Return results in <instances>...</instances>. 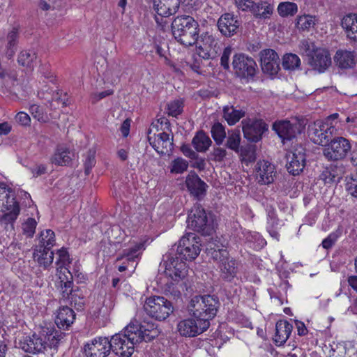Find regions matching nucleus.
Wrapping results in <instances>:
<instances>
[{
	"label": "nucleus",
	"mask_w": 357,
	"mask_h": 357,
	"mask_svg": "<svg viewBox=\"0 0 357 357\" xmlns=\"http://www.w3.org/2000/svg\"><path fill=\"white\" fill-rule=\"evenodd\" d=\"M219 306L220 302L217 296L197 295L190 299L188 308L194 318L202 322L205 321L206 326L209 328L210 320L215 317Z\"/></svg>",
	"instance_id": "f257e3e1"
},
{
	"label": "nucleus",
	"mask_w": 357,
	"mask_h": 357,
	"mask_svg": "<svg viewBox=\"0 0 357 357\" xmlns=\"http://www.w3.org/2000/svg\"><path fill=\"white\" fill-rule=\"evenodd\" d=\"M135 328L128 324L123 333H116L109 340L112 351L120 357H130L135 351V346L139 344V336H137Z\"/></svg>",
	"instance_id": "f03ea898"
},
{
	"label": "nucleus",
	"mask_w": 357,
	"mask_h": 357,
	"mask_svg": "<svg viewBox=\"0 0 357 357\" xmlns=\"http://www.w3.org/2000/svg\"><path fill=\"white\" fill-rule=\"evenodd\" d=\"M188 227L204 236H209L213 231V220L211 212L206 211L199 204L192 208L188 219Z\"/></svg>",
	"instance_id": "7ed1b4c3"
},
{
	"label": "nucleus",
	"mask_w": 357,
	"mask_h": 357,
	"mask_svg": "<svg viewBox=\"0 0 357 357\" xmlns=\"http://www.w3.org/2000/svg\"><path fill=\"white\" fill-rule=\"evenodd\" d=\"M0 211L4 213L1 220L7 224L15 222L20 211L13 190L4 183H0Z\"/></svg>",
	"instance_id": "20e7f679"
},
{
	"label": "nucleus",
	"mask_w": 357,
	"mask_h": 357,
	"mask_svg": "<svg viewBox=\"0 0 357 357\" xmlns=\"http://www.w3.org/2000/svg\"><path fill=\"white\" fill-rule=\"evenodd\" d=\"M144 309L148 315L158 321L165 320L174 310L171 301L159 296L146 298Z\"/></svg>",
	"instance_id": "39448f33"
},
{
	"label": "nucleus",
	"mask_w": 357,
	"mask_h": 357,
	"mask_svg": "<svg viewBox=\"0 0 357 357\" xmlns=\"http://www.w3.org/2000/svg\"><path fill=\"white\" fill-rule=\"evenodd\" d=\"M199 239L195 233L186 234L180 239L176 248H174V255L185 261L195 259L201 251Z\"/></svg>",
	"instance_id": "423d86ee"
},
{
	"label": "nucleus",
	"mask_w": 357,
	"mask_h": 357,
	"mask_svg": "<svg viewBox=\"0 0 357 357\" xmlns=\"http://www.w3.org/2000/svg\"><path fill=\"white\" fill-rule=\"evenodd\" d=\"M174 247L171 252L164 256L163 262L165 267V274L174 281L183 279L188 274V266L183 259L174 255Z\"/></svg>",
	"instance_id": "0eeeda50"
},
{
	"label": "nucleus",
	"mask_w": 357,
	"mask_h": 357,
	"mask_svg": "<svg viewBox=\"0 0 357 357\" xmlns=\"http://www.w3.org/2000/svg\"><path fill=\"white\" fill-rule=\"evenodd\" d=\"M305 128L303 121L294 119L280 120L273 123L272 128L281 139L282 144L294 139L298 134L301 133Z\"/></svg>",
	"instance_id": "6e6552de"
},
{
	"label": "nucleus",
	"mask_w": 357,
	"mask_h": 357,
	"mask_svg": "<svg viewBox=\"0 0 357 357\" xmlns=\"http://www.w3.org/2000/svg\"><path fill=\"white\" fill-rule=\"evenodd\" d=\"M232 66L238 77L248 80L253 79L258 70L256 61L243 53L234 56Z\"/></svg>",
	"instance_id": "1a4fd4ad"
},
{
	"label": "nucleus",
	"mask_w": 357,
	"mask_h": 357,
	"mask_svg": "<svg viewBox=\"0 0 357 357\" xmlns=\"http://www.w3.org/2000/svg\"><path fill=\"white\" fill-rule=\"evenodd\" d=\"M351 149L349 141L342 137H337L330 140L323 150L324 157L329 161L342 160Z\"/></svg>",
	"instance_id": "9d476101"
},
{
	"label": "nucleus",
	"mask_w": 357,
	"mask_h": 357,
	"mask_svg": "<svg viewBox=\"0 0 357 357\" xmlns=\"http://www.w3.org/2000/svg\"><path fill=\"white\" fill-rule=\"evenodd\" d=\"M174 38L181 43L193 45L199 37V24H171Z\"/></svg>",
	"instance_id": "9b49d317"
},
{
	"label": "nucleus",
	"mask_w": 357,
	"mask_h": 357,
	"mask_svg": "<svg viewBox=\"0 0 357 357\" xmlns=\"http://www.w3.org/2000/svg\"><path fill=\"white\" fill-rule=\"evenodd\" d=\"M286 167L288 172L294 176L303 172L306 163L305 148L301 144L295 145L285 155Z\"/></svg>",
	"instance_id": "f8f14e48"
},
{
	"label": "nucleus",
	"mask_w": 357,
	"mask_h": 357,
	"mask_svg": "<svg viewBox=\"0 0 357 357\" xmlns=\"http://www.w3.org/2000/svg\"><path fill=\"white\" fill-rule=\"evenodd\" d=\"M244 137L249 142H258L268 130V124L262 119H245L241 121Z\"/></svg>",
	"instance_id": "ddd939ff"
},
{
	"label": "nucleus",
	"mask_w": 357,
	"mask_h": 357,
	"mask_svg": "<svg viewBox=\"0 0 357 357\" xmlns=\"http://www.w3.org/2000/svg\"><path fill=\"white\" fill-rule=\"evenodd\" d=\"M335 128L328 122L317 121L308 127V133L311 140L317 144L325 146L333 137Z\"/></svg>",
	"instance_id": "4468645a"
},
{
	"label": "nucleus",
	"mask_w": 357,
	"mask_h": 357,
	"mask_svg": "<svg viewBox=\"0 0 357 357\" xmlns=\"http://www.w3.org/2000/svg\"><path fill=\"white\" fill-rule=\"evenodd\" d=\"M221 50L222 43L213 36L206 33L202 37V45L197 47L196 51L199 57L208 60L217 58Z\"/></svg>",
	"instance_id": "2eb2a0df"
},
{
	"label": "nucleus",
	"mask_w": 357,
	"mask_h": 357,
	"mask_svg": "<svg viewBox=\"0 0 357 357\" xmlns=\"http://www.w3.org/2000/svg\"><path fill=\"white\" fill-rule=\"evenodd\" d=\"M86 357H107L112 351L110 341L108 337H98L84 347Z\"/></svg>",
	"instance_id": "dca6fc26"
},
{
	"label": "nucleus",
	"mask_w": 357,
	"mask_h": 357,
	"mask_svg": "<svg viewBox=\"0 0 357 357\" xmlns=\"http://www.w3.org/2000/svg\"><path fill=\"white\" fill-rule=\"evenodd\" d=\"M135 328L134 332H136L137 336H139L140 342H150L157 337L160 334V331L157 325L152 321L139 322L136 319L131 321L129 324Z\"/></svg>",
	"instance_id": "f3484780"
},
{
	"label": "nucleus",
	"mask_w": 357,
	"mask_h": 357,
	"mask_svg": "<svg viewBox=\"0 0 357 357\" xmlns=\"http://www.w3.org/2000/svg\"><path fill=\"white\" fill-rule=\"evenodd\" d=\"M151 130L148 131V140L151 146L160 155L169 154L173 149V137L170 139L169 135L165 132L151 135Z\"/></svg>",
	"instance_id": "a211bd4d"
},
{
	"label": "nucleus",
	"mask_w": 357,
	"mask_h": 357,
	"mask_svg": "<svg viewBox=\"0 0 357 357\" xmlns=\"http://www.w3.org/2000/svg\"><path fill=\"white\" fill-rule=\"evenodd\" d=\"M205 323V321L202 322L194 317L188 318L178 322L177 330L182 336L195 337L202 334L208 328Z\"/></svg>",
	"instance_id": "6ab92c4d"
},
{
	"label": "nucleus",
	"mask_w": 357,
	"mask_h": 357,
	"mask_svg": "<svg viewBox=\"0 0 357 357\" xmlns=\"http://www.w3.org/2000/svg\"><path fill=\"white\" fill-rule=\"evenodd\" d=\"M308 64L319 73L324 72L331 64V58L326 49H312V53L307 54Z\"/></svg>",
	"instance_id": "aec40b11"
},
{
	"label": "nucleus",
	"mask_w": 357,
	"mask_h": 357,
	"mask_svg": "<svg viewBox=\"0 0 357 357\" xmlns=\"http://www.w3.org/2000/svg\"><path fill=\"white\" fill-rule=\"evenodd\" d=\"M261 70L264 73L276 75L280 70V59L276 52L271 49L260 52Z\"/></svg>",
	"instance_id": "412c9836"
},
{
	"label": "nucleus",
	"mask_w": 357,
	"mask_h": 357,
	"mask_svg": "<svg viewBox=\"0 0 357 357\" xmlns=\"http://www.w3.org/2000/svg\"><path fill=\"white\" fill-rule=\"evenodd\" d=\"M20 347L26 353L38 354L43 353L47 349V342L43 339L40 333H33L26 336L20 342Z\"/></svg>",
	"instance_id": "4be33fe9"
},
{
	"label": "nucleus",
	"mask_w": 357,
	"mask_h": 357,
	"mask_svg": "<svg viewBox=\"0 0 357 357\" xmlns=\"http://www.w3.org/2000/svg\"><path fill=\"white\" fill-rule=\"evenodd\" d=\"M256 178L261 185H268L274 181L276 172L275 166L271 162L262 160L257 162L255 167Z\"/></svg>",
	"instance_id": "5701e85b"
},
{
	"label": "nucleus",
	"mask_w": 357,
	"mask_h": 357,
	"mask_svg": "<svg viewBox=\"0 0 357 357\" xmlns=\"http://www.w3.org/2000/svg\"><path fill=\"white\" fill-rule=\"evenodd\" d=\"M144 249V243H138L129 248L124 249L116 260H125L128 264H130V268H135Z\"/></svg>",
	"instance_id": "b1692460"
},
{
	"label": "nucleus",
	"mask_w": 357,
	"mask_h": 357,
	"mask_svg": "<svg viewBox=\"0 0 357 357\" xmlns=\"http://www.w3.org/2000/svg\"><path fill=\"white\" fill-rule=\"evenodd\" d=\"M185 184L190 194L196 198L199 199L205 195L207 185L197 174H189L186 177Z\"/></svg>",
	"instance_id": "393cba45"
},
{
	"label": "nucleus",
	"mask_w": 357,
	"mask_h": 357,
	"mask_svg": "<svg viewBox=\"0 0 357 357\" xmlns=\"http://www.w3.org/2000/svg\"><path fill=\"white\" fill-rule=\"evenodd\" d=\"M43 339L47 342V347L57 349L59 344L65 337L66 333L54 328H43L40 332Z\"/></svg>",
	"instance_id": "a878e982"
},
{
	"label": "nucleus",
	"mask_w": 357,
	"mask_h": 357,
	"mask_svg": "<svg viewBox=\"0 0 357 357\" xmlns=\"http://www.w3.org/2000/svg\"><path fill=\"white\" fill-rule=\"evenodd\" d=\"M220 272V277L226 281L231 282L236 276L238 272V264L234 258L229 256L227 257L221 264H218Z\"/></svg>",
	"instance_id": "bb28decb"
},
{
	"label": "nucleus",
	"mask_w": 357,
	"mask_h": 357,
	"mask_svg": "<svg viewBox=\"0 0 357 357\" xmlns=\"http://www.w3.org/2000/svg\"><path fill=\"white\" fill-rule=\"evenodd\" d=\"M75 313L68 306L61 307L57 312L55 323L59 328H68L74 321Z\"/></svg>",
	"instance_id": "cd10ccee"
},
{
	"label": "nucleus",
	"mask_w": 357,
	"mask_h": 357,
	"mask_svg": "<svg viewBox=\"0 0 357 357\" xmlns=\"http://www.w3.org/2000/svg\"><path fill=\"white\" fill-rule=\"evenodd\" d=\"M356 57L354 52L340 50L336 52L334 60L339 68L349 69L355 66Z\"/></svg>",
	"instance_id": "c85d7f7f"
},
{
	"label": "nucleus",
	"mask_w": 357,
	"mask_h": 357,
	"mask_svg": "<svg viewBox=\"0 0 357 357\" xmlns=\"http://www.w3.org/2000/svg\"><path fill=\"white\" fill-rule=\"evenodd\" d=\"M293 326L287 321L280 320L275 325V333L273 340L278 345H282L289 337Z\"/></svg>",
	"instance_id": "c756f323"
},
{
	"label": "nucleus",
	"mask_w": 357,
	"mask_h": 357,
	"mask_svg": "<svg viewBox=\"0 0 357 357\" xmlns=\"http://www.w3.org/2000/svg\"><path fill=\"white\" fill-rule=\"evenodd\" d=\"M65 273H59L58 276V287L61 289L63 298H66L69 295H72L74 289V284L73 281V275L70 271L64 270Z\"/></svg>",
	"instance_id": "7c9ffc66"
},
{
	"label": "nucleus",
	"mask_w": 357,
	"mask_h": 357,
	"mask_svg": "<svg viewBox=\"0 0 357 357\" xmlns=\"http://www.w3.org/2000/svg\"><path fill=\"white\" fill-rule=\"evenodd\" d=\"M33 259L40 266L45 269L48 268L52 264L54 259V252L50 250L36 247L33 252Z\"/></svg>",
	"instance_id": "2f4dec72"
},
{
	"label": "nucleus",
	"mask_w": 357,
	"mask_h": 357,
	"mask_svg": "<svg viewBox=\"0 0 357 357\" xmlns=\"http://www.w3.org/2000/svg\"><path fill=\"white\" fill-rule=\"evenodd\" d=\"M212 144L210 137L203 131H198L192 140V144L197 152H206Z\"/></svg>",
	"instance_id": "473e14b6"
},
{
	"label": "nucleus",
	"mask_w": 357,
	"mask_h": 357,
	"mask_svg": "<svg viewBox=\"0 0 357 357\" xmlns=\"http://www.w3.org/2000/svg\"><path fill=\"white\" fill-rule=\"evenodd\" d=\"M122 75V67L119 62L109 63L103 74L104 78L111 84L117 83Z\"/></svg>",
	"instance_id": "72a5a7b5"
},
{
	"label": "nucleus",
	"mask_w": 357,
	"mask_h": 357,
	"mask_svg": "<svg viewBox=\"0 0 357 357\" xmlns=\"http://www.w3.org/2000/svg\"><path fill=\"white\" fill-rule=\"evenodd\" d=\"M71 161L72 154L68 149L63 146H58L51 158L52 163L59 166H67Z\"/></svg>",
	"instance_id": "f704fd0d"
},
{
	"label": "nucleus",
	"mask_w": 357,
	"mask_h": 357,
	"mask_svg": "<svg viewBox=\"0 0 357 357\" xmlns=\"http://www.w3.org/2000/svg\"><path fill=\"white\" fill-rule=\"evenodd\" d=\"M223 117L230 126L236 124L245 114V111L236 109L233 105L223 107Z\"/></svg>",
	"instance_id": "c9c22d12"
},
{
	"label": "nucleus",
	"mask_w": 357,
	"mask_h": 357,
	"mask_svg": "<svg viewBox=\"0 0 357 357\" xmlns=\"http://www.w3.org/2000/svg\"><path fill=\"white\" fill-rule=\"evenodd\" d=\"M58 259L56 261V275L59 273H65L64 270H68V266L71 264L72 259L70 258L68 252L65 248L57 250Z\"/></svg>",
	"instance_id": "e433bc0d"
},
{
	"label": "nucleus",
	"mask_w": 357,
	"mask_h": 357,
	"mask_svg": "<svg viewBox=\"0 0 357 357\" xmlns=\"http://www.w3.org/2000/svg\"><path fill=\"white\" fill-rule=\"evenodd\" d=\"M241 141L240 131L238 130H231L228 131L225 146L236 153L240 151V144Z\"/></svg>",
	"instance_id": "4c0bfd02"
},
{
	"label": "nucleus",
	"mask_w": 357,
	"mask_h": 357,
	"mask_svg": "<svg viewBox=\"0 0 357 357\" xmlns=\"http://www.w3.org/2000/svg\"><path fill=\"white\" fill-rule=\"evenodd\" d=\"M273 6L266 2L256 3L253 7L252 13L260 20L269 18L272 15Z\"/></svg>",
	"instance_id": "58836bf2"
},
{
	"label": "nucleus",
	"mask_w": 357,
	"mask_h": 357,
	"mask_svg": "<svg viewBox=\"0 0 357 357\" xmlns=\"http://www.w3.org/2000/svg\"><path fill=\"white\" fill-rule=\"evenodd\" d=\"M36 54L31 50L22 51L17 58L20 65L29 68H33L36 61Z\"/></svg>",
	"instance_id": "ea45409f"
},
{
	"label": "nucleus",
	"mask_w": 357,
	"mask_h": 357,
	"mask_svg": "<svg viewBox=\"0 0 357 357\" xmlns=\"http://www.w3.org/2000/svg\"><path fill=\"white\" fill-rule=\"evenodd\" d=\"M40 244L36 247L50 250L55 245V234L51 229H46L40 233Z\"/></svg>",
	"instance_id": "a19ab883"
},
{
	"label": "nucleus",
	"mask_w": 357,
	"mask_h": 357,
	"mask_svg": "<svg viewBox=\"0 0 357 357\" xmlns=\"http://www.w3.org/2000/svg\"><path fill=\"white\" fill-rule=\"evenodd\" d=\"M298 11L296 3L290 1H284L279 3L278 6V14L281 17H288L294 15Z\"/></svg>",
	"instance_id": "79ce46f5"
},
{
	"label": "nucleus",
	"mask_w": 357,
	"mask_h": 357,
	"mask_svg": "<svg viewBox=\"0 0 357 357\" xmlns=\"http://www.w3.org/2000/svg\"><path fill=\"white\" fill-rule=\"evenodd\" d=\"M211 135L215 144L218 146L222 144L226 138L225 127L219 122L215 123L211 128Z\"/></svg>",
	"instance_id": "37998d69"
},
{
	"label": "nucleus",
	"mask_w": 357,
	"mask_h": 357,
	"mask_svg": "<svg viewBox=\"0 0 357 357\" xmlns=\"http://www.w3.org/2000/svg\"><path fill=\"white\" fill-rule=\"evenodd\" d=\"M241 158V160L246 164L253 162L256 160L255 148L254 146L248 145L241 146L238 153Z\"/></svg>",
	"instance_id": "c03bdc74"
},
{
	"label": "nucleus",
	"mask_w": 357,
	"mask_h": 357,
	"mask_svg": "<svg viewBox=\"0 0 357 357\" xmlns=\"http://www.w3.org/2000/svg\"><path fill=\"white\" fill-rule=\"evenodd\" d=\"M188 162L185 159L178 157L173 160L169 165V171L172 174H183L188 169Z\"/></svg>",
	"instance_id": "a18cd8bd"
},
{
	"label": "nucleus",
	"mask_w": 357,
	"mask_h": 357,
	"mask_svg": "<svg viewBox=\"0 0 357 357\" xmlns=\"http://www.w3.org/2000/svg\"><path fill=\"white\" fill-rule=\"evenodd\" d=\"M301 61L299 57L294 54H287L283 56L282 67L285 70H294L300 66Z\"/></svg>",
	"instance_id": "49530a36"
},
{
	"label": "nucleus",
	"mask_w": 357,
	"mask_h": 357,
	"mask_svg": "<svg viewBox=\"0 0 357 357\" xmlns=\"http://www.w3.org/2000/svg\"><path fill=\"white\" fill-rule=\"evenodd\" d=\"M183 102L182 100H174L167 104V110L169 115L177 116L183 112Z\"/></svg>",
	"instance_id": "de8ad7c7"
},
{
	"label": "nucleus",
	"mask_w": 357,
	"mask_h": 357,
	"mask_svg": "<svg viewBox=\"0 0 357 357\" xmlns=\"http://www.w3.org/2000/svg\"><path fill=\"white\" fill-rule=\"evenodd\" d=\"M208 255L214 261H217L218 264H221V262L227 259V257L229 256L228 251L223 248L216 250L211 248L208 250Z\"/></svg>",
	"instance_id": "09e8293b"
},
{
	"label": "nucleus",
	"mask_w": 357,
	"mask_h": 357,
	"mask_svg": "<svg viewBox=\"0 0 357 357\" xmlns=\"http://www.w3.org/2000/svg\"><path fill=\"white\" fill-rule=\"evenodd\" d=\"M220 33L226 36L231 37L237 33L238 26L236 24H216Z\"/></svg>",
	"instance_id": "8fccbe9b"
},
{
	"label": "nucleus",
	"mask_w": 357,
	"mask_h": 357,
	"mask_svg": "<svg viewBox=\"0 0 357 357\" xmlns=\"http://www.w3.org/2000/svg\"><path fill=\"white\" fill-rule=\"evenodd\" d=\"M96 151L93 150H89L86 153V158L84 160V173L86 175H89L91 173L92 168L95 166L96 161Z\"/></svg>",
	"instance_id": "3c124183"
},
{
	"label": "nucleus",
	"mask_w": 357,
	"mask_h": 357,
	"mask_svg": "<svg viewBox=\"0 0 357 357\" xmlns=\"http://www.w3.org/2000/svg\"><path fill=\"white\" fill-rule=\"evenodd\" d=\"M346 190L357 198V174L346 177Z\"/></svg>",
	"instance_id": "603ef678"
},
{
	"label": "nucleus",
	"mask_w": 357,
	"mask_h": 357,
	"mask_svg": "<svg viewBox=\"0 0 357 357\" xmlns=\"http://www.w3.org/2000/svg\"><path fill=\"white\" fill-rule=\"evenodd\" d=\"M29 111L33 117L38 121L46 122L47 116L43 113V109L39 105H32L30 106Z\"/></svg>",
	"instance_id": "864d4df0"
},
{
	"label": "nucleus",
	"mask_w": 357,
	"mask_h": 357,
	"mask_svg": "<svg viewBox=\"0 0 357 357\" xmlns=\"http://www.w3.org/2000/svg\"><path fill=\"white\" fill-rule=\"evenodd\" d=\"M227 152L225 148L213 147L211 153V160L215 162H222L226 158Z\"/></svg>",
	"instance_id": "5fc2aeb1"
},
{
	"label": "nucleus",
	"mask_w": 357,
	"mask_h": 357,
	"mask_svg": "<svg viewBox=\"0 0 357 357\" xmlns=\"http://www.w3.org/2000/svg\"><path fill=\"white\" fill-rule=\"evenodd\" d=\"M36 221L33 218H29L23 225V231L28 236H33L36 227Z\"/></svg>",
	"instance_id": "6e6d98bb"
},
{
	"label": "nucleus",
	"mask_w": 357,
	"mask_h": 357,
	"mask_svg": "<svg viewBox=\"0 0 357 357\" xmlns=\"http://www.w3.org/2000/svg\"><path fill=\"white\" fill-rule=\"evenodd\" d=\"M232 48L230 46L225 47L220 58V64L225 70H228L229 68V60Z\"/></svg>",
	"instance_id": "4d7b16f0"
},
{
	"label": "nucleus",
	"mask_w": 357,
	"mask_h": 357,
	"mask_svg": "<svg viewBox=\"0 0 357 357\" xmlns=\"http://www.w3.org/2000/svg\"><path fill=\"white\" fill-rule=\"evenodd\" d=\"M342 27L345 29L347 36L357 40V24H342Z\"/></svg>",
	"instance_id": "13d9d810"
},
{
	"label": "nucleus",
	"mask_w": 357,
	"mask_h": 357,
	"mask_svg": "<svg viewBox=\"0 0 357 357\" xmlns=\"http://www.w3.org/2000/svg\"><path fill=\"white\" fill-rule=\"evenodd\" d=\"M19 35V27H13V29L8 32L7 36V45L17 47V38Z\"/></svg>",
	"instance_id": "bf43d9fd"
},
{
	"label": "nucleus",
	"mask_w": 357,
	"mask_h": 357,
	"mask_svg": "<svg viewBox=\"0 0 357 357\" xmlns=\"http://www.w3.org/2000/svg\"><path fill=\"white\" fill-rule=\"evenodd\" d=\"M235 3L238 8L243 10H250L251 11L256 4L252 0H235Z\"/></svg>",
	"instance_id": "052dcab7"
},
{
	"label": "nucleus",
	"mask_w": 357,
	"mask_h": 357,
	"mask_svg": "<svg viewBox=\"0 0 357 357\" xmlns=\"http://www.w3.org/2000/svg\"><path fill=\"white\" fill-rule=\"evenodd\" d=\"M181 151L185 157L188 158H190L192 160H195L198 158V154L191 149L189 144H183L181 146Z\"/></svg>",
	"instance_id": "680f3d73"
},
{
	"label": "nucleus",
	"mask_w": 357,
	"mask_h": 357,
	"mask_svg": "<svg viewBox=\"0 0 357 357\" xmlns=\"http://www.w3.org/2000/svg\"><path fill=\"white\" fill-rule=\"evenodd\" d=\"M320 178L325 183H331L335 181V174L328 168L322 172Z\"/></svg>",
	"instance_id": "e2e57ef3"
},
{
	"label": "nucleus",
	"mask_w": 357,
	"mask_h": 357,
	"mask_svg": "<svg viewBox=\"0 0 357 357\" xmlns=\"http://www.w3.org/2000/svg\"><path fill=\"white\" fill-rule=\"evenodd\" d=\"M338 236L339 235L337 233H331L322 241L323 248L325 249L331 248L337 241Z\"/></svg>",
	"instance_id": "0e129e2a"
},
{
	"label": "nucleus",
	"mask_w": 357,
	"mask_h": 357,
	"mask_svg": "<svg viewBox=\"0 0 357 357\" xmlns=\"http://www.w3.org/2000/svg\"><path fill=\"white\" fill-rule=\"evenodd\" d=\"M15 121L22 126H29L31 119L26 113L20 112L16 114Z\"/></svg>",
	"instance_id": "69168bd1"
},
{
	"label": "nucleus",
	"mask_w": 357,
	"mask_h": 357,
	"mask_svg": "<svg viewBox=\"0 0 357 357\" xmlns=\"http://www.w3.org/2000/svg\"><path fill=\"white\" fill-rule=\"evenodd\" d=\"M113 93V91L112 90H110V89H108V90H106V91H101V92H99V93H93L91 95V101H92V103H96L98 101H99L100 100L108 96H110Z\"/></svg>",
	"instance_id": "338daca9"
},
{
	"label": "nucleus",
	"mask_w": 357,
	"mask_h": 357,
	"mask_svg": "<svg viewBox=\"0 0 357 357\" xmlns=\"http://www.w3.org/2000/svg\"><path fill=\"white\" fill-rule=\"evenodd\" d=\"M268 222L271 225V227H273L275 225H278V219L277 218L276 213L275 209L270 206L268 209Z\"/></svg>",
	"instance_id": "774afa93"
}]
</instances>
